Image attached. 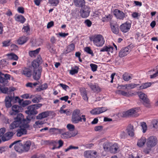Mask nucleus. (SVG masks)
<instances>
[{
    "label": "nucleus",
    "instance_id": "obj_1",
    "mask_svg": "<svg viewBox=\"0 0 158 158\" xmlns=\"http://www.w3.org/2000/svg\"><path fill=\"white\" fill-rule=\"evenodd\" d=\"M23 118L24 116L22 114H18L15 118V120L10 125V128L13 129L19 126L20 127L25 128H29V126L28 123L29 122L27 121V119H24Z\"/></svg>",
    "mask_w": 158,
    "mask_h": 158
},
{
    "label": "nucleus",
    "instance_id": "obj_2",
    "mask_svg": "<svg viewBox=\"0 0 158 158\" xmlns=\"http://www.w3.org/2000/svg\"><path fill=\"white\" fill-rule=\"evenodd\" d=\"M89 39L92 41L94 45L98 47L102 46L105 43V40L101 34H95L89 37Z\"/></svg>",
    "mask_w": 158,
    "mask_h": 158
},
{
    "label": "nucleus",
    "instance_id": "obj_3",
    "mask_svg": "<svg viewBox=\"0 0 158 158\" xmlns=\"http://www.w3.org/2000/svg\"><path fill=\"white\" fill-rule=\"evenodd\" d=\"M27 109V110L25 111V112L28 115L26 117L27 121L30 122L31 119L35 118V115L37 114L38 112L32 105L28 106Z\"/></svg>",
    "mask_w": 158,
    "mask_h": 158
},
{
    "label": "nucleus",
    "instance_id": "obj_4",
    "mask_svg": "<svg viewBox=\"0 0 158 158\" xmlns=\"http://www.w3.org/2000/svg\"><path fill=\"white\" fill-rule=\"evenodd\" d=\"M157 139L155 136H151L147 139V146L149 148L153 147L157 144Z\"/></svg>",
    "mask_w": 158,
    "mask_h": 158
},
{
    "label": "nucleus",
    "instance_id": "obj_5",
    "mask_svg": "<svg viewBox=\"0 0 158 158\" xmlns=\"http://www.w3.org/2000/svg\"><path fill=\"white\" fill-rule=\"evenodd\" d=\"M90 12L89 7L85 5L81 7L80 13V15L82 18H86L89 16Z\"/></svg>",
    "mask_w": 158,
    "mask_h": 158
},
{
    "label": "nucleus",
    "instance_id": "obj_6",
    "mask_svg": "<svg viewBox=\"0 0 158 158\" xmlns=\"http://www.w3.org/2000/svg\"><path fill=\"white\" fill-rule=\"evenodd\" d=\"M139 96L143 101V105L146 107H148L150 104V101L147 98V96L145 94L142 92L139 93Z\"/></svg>",
    "mask_w": 158,
    "mask_h": 158
},
{
    "label": "nucleus",
    "instance_id": "obj_7",
    "mask_svg": "<svg viewBox=\"0 0 158 158\" xmlns=\"http://www.w3.org/2000/svg\"><path fill=\"white\" fill-rule=\"evenodd\" d=\"M82 120L84 122L86 121L85 115H82L81 117L72 115L71 121L74 124L78 123L80 122H82Z\"/></svg>",
    "mask_w": 158,
    "mask_h": 158
},
{
    "label": "nucleus",
    "instance_id": "obj_8",
    "mask_svg": "<svg viewBox=\"0 0 158 158\" xmlns=\"http://www.w3.org/2000/svg\"><path fill=\"white\" fill-rule=\"evenodd\" d=\"M107 110V107H97L92 110L90 111V113L94 115L102 113Z\"/></svg>",
    "mask_w": 158,
    "mask_h": 158
},
{
    "label": "nucleus",
    "instance_id": "obj_9",
    "mask_svg": "<svg viewBox=\"0 0 158 158\" xmlns=\"http://www.w3.org/2000/svg\"><path fill=\"white\" fill-rule=\"evenodd\" d=\"M113 14L117 19L120 20H123L125 17V14L123 11L118 9H116L114 10Z\"/></svg>",
    "mask_w": 158,
    "mask_h": 158
},
{
    "label": "nucleus",
    "instance_id": "obj_10",
    "mask_svg": "<svg viewBox=\"0 0 158 158\" xmlns=\"http://www.w3.org/2000/svg\"><path fill=\"white\" fill-rule=\"evenodd\" d=\"M42 62V59L40 56H39L37 58L34 60L31 63V65L34 68V69H38V67Z\"/></svg>",
    "mask_w": 158,
    "mask_h": 158
},
{
    "label": "nucleus",
    "instance_id": "obj_11",
    "mask_svg": "<svg viewBox=\"0 0 158 158\" xmlns=\"http://www.w3.org/2000/svg\"><path fill=\"white\" fill-rule=\"evenodd\" d=\"M42 69L40 68L38 69L34 70V72L33 74V78L35 80H39L40 78Z\"/></svg>",
    "mask_w": 158,
    "mask_h": 158
},
{
    "label": "nucleus",
    "instance_id": "obj_12",
    "mask_svg": "<svg viewBox=\"0 0 158 158\" xmlns=\"http://www.w3.org/2000/svg\"><path fill=\"white\" fill-rule=\"evenodd\" d=\"M21 73L26 77H30L32 75V70L28 68L24 67L22 69Z\"/></svg>",
    "mask_w": 158,
    "mask_h": 158
},
{
    "label": "nucleus",
    "instance_id": "obj_13",
    "mask_svg": "<svg viewBox=\"0 0 158 158\" xmlns=\"http://www.w3.org/2000/svg\"><path fill=\"white\" fill-rule=\"evenodd\" d=\"M11 76L10 75L6 74L0 77V82L4 85H7L8 83V80H9Z\"/></svg>",
    "mask_w": 158,
    "mask_h": 158
},
{
    "label": "nucleus",
    "instance_id": "obj_14",
    "mask_svg": "<svg viewBox=\"0 0 158 158\" xmlns=\"http://www.w3.org/2000/svg\"><path fill=\"white\" fill-rule=\"evenodd\" d=\"M31 145V142L30 140H27L24 142L23 143H22L23 152H28L30 150Z\"/></svg>",
    "mask_w": 158,
    "mask_h": 158
},
{
    "label": "nucleus",
    "instance_id": "obj_15",
    "mask_svg": "<svg viewBox=\"0 0 158 158\" xmlns=\"http://www.w3.org/2000/svg\"><path fill=\"white\" fill-rule=\"evenodd\" d=\"M131 27V24L126 22L125 23L122 24L120 27L121 31L123 32L126 33L130 29Z\"/></svg>",
    "mask_w": 158,
    "mask_h": 158
},
{
    "label": "nucleus",
    "instance_id": "obj_16",
    "mask_svg": "<svg viewBox=\"0 0 158 158\" xmlns=\"http://www.w3.org/2000/svg\"><path fill=\"white\" fill-rule=\"evenodd\" d=\"M21 107L18 105H14L11 108L12 110L10 111L9 114L11 115H15L20 112Z\"/></svg>",
    "mask_w": 158,
    "mask_h": 158
},
{
    "label": "nucleus",
    "instance_id": "obj_17",
    "mask_svg": "<svg viewBox=\"0 0 158 158\" xmlns=\"http://www.w3.org/2000/svg\"><path fill=\"white\" fill-rule=\"evenodd\" d=\"M130 50V49H128L127 48H123L119 52V56L120 57H123L127 56L129 53Z\"/></svg>",
    "mask_w": 158,
    "mask_h": 158
},
{
    "label": "nucleus",
    "instance_id": "obj_18",
    "mask_svg": "<svg viewBox=\"0 0 158 158\" xmlns=\"http://www.w3.org/2000/svg\"><path fill=\"white\" fill-rule=\"evenodd\" d=\"M14 133L12 132H8L2 137V140L3 141L8 140L11 139L13 136Z\"/></svg>",
    "mask_w": 158,
    "mask_h": 158
},
{
    "label": "nucleus",
    "instance_id": "obj_19",
    "mask_svg": "<svg viewBox=\"0 0 158 158\" xmlns=\"http://www.w3.org/2000/svg\"><path fill=\"white\" fill-rule=\"evenodd\" d=\"M110 27L112 31L115 34H118L119 33V28L118 24L117 23H110Z\"/></svg>",
    "mask_w": 158,
    "mask_h": 158
},
{
    "label": "nucleus",
    "instance_id": "obj_20",
    "mask_svg": "<svg viewBox=\"0 0 158 158\" xmlns=\"http://www.w3.org/2000/svg\"><path fill=\"white\" fill-rule=\"evenodd\" d=\"M75 47V46L74 44L72 43L70 44L67 46L66 50L63 51V54L66 55L68 53L71 52L74 49Z\"/></svg>",
    "mask_w": 158,
    "mask_h": 158
},
{
    "label": "nucleus",
    "instance_id": "obj_21",
    "mask_svg": "<svg viewBox=\"0 0 158 158\" xmlns=\"http://www.w3.org/2000/svg\"><path fill=\"white\" fill-rule=\"evenodd\" d=\"M17 141L15 145L14 148L16 151L19 152H23L22 143H20L21 140Z\"/></svg>",
    "mask_w": 158,
    "mask_h": 158
},
{
    "label": "nucleus",
    "instance_id": "obj_22",
    "mask_svg": "<svg viewBox=\"0 0 158 158\" xmlns=\"http://www.w3.org/2000/svg\"><path fill=\"white\" fill-rule=\"evenodd\" d=\"M50 111H46L43 112L39 114L36 117L37 119H41L47 117L49 115Z\"/></svg>",
    "mask_w": 158,
    "mask_h": 158
},
{
    "label": "nucleus",
    "instance_id": "obj_23",
    "mask_svg": "<svg viewBox=\"0 0 158 158\" xmlns=\"http://www.w3.org/2000/svg\"><path fill=\"white\" fill-rule=\"evenodd\" d=\"M85 0H74V3L75 6L77 7H81L85 6Z\"/></svg>",
    "mask_w": 158,
    "mask_h": 158
},
{
    "label": "nucleus",
    "instance_id": "obj_24",
    "mask_svg": "<svg viewBox=\"0 0 158 158\" xmlns=\"http://www.w3.org/2000/svg\"><path fill=\"white\" fill-rule=\"evenodd\" d=\"M80 91L83 99L85 101H88V98L85 89L84 88H81L80 89Z\"/></svg>",
    "mask_w": 158,
    "mask_h": 158
},
{
    "label": "nucleus",
    "instance_id": "obj_25",
    "mask_svg": "<svg viewBox=\"0 0 158 158\" xmlns=\"http://www.w3.org/2000/svg\"><path fill=\"white\" fill-rule=\"evenodd\" d=\"M15 20L17 22L23 23L26 20V19L21 15H16L15 16Z\"/></svg>",
    "mask_w": 158,
    "mask_h": 158
},
{
    "label": "nucleus",
    "instance_id": "obj_26",
    "mask_svg": "<svg viewBox=\"0 0 158 158\" xmlns=\"http://www.w3.org/2000/svg\"><path fill=\"white\" fill-rule=\"evenodd\" d=\"M136 108H133L127 111L125 113L126 116H135V114L137 113L136 110Z\"/></svg>",
    "mask_w": 158,
    "mask_h": 158
},
{
    "label": "nucleus",
    "instance_id": "obj_27",
    "mask_svg": "<svg viewBox=\"0 0 158 158\" xmlns=\"http://www.w3.org/2000/svg\"><path fill=\"white\" fill-rule=\"evenodd\" d=\"M5 106L6 108H8L11 106L12 104H11V102H12V100L10 96L6 97L5 98Z\"/></svg>",
    "mask_w": 158,
    "mask_h": 158
},
{
    "label": "nucleus",
    "instance_id": "obj_28",
    "mask_svg": "<svg viewBox=\"0 0 158 158\" xmlns=\"http://www.w3.org/2000/svg\"><path fill=\"white\" fill-rule=\"evenodd\" d=\"M28 39V37L23 36L19 39L17 40V43L19 44L22 45L26 43Z\"/></svg>",
    "mask_w": 158,
    "mask_h": 158
},
{
    "label": "nucleus",
    "instance_id": "obj_29",
    "mask_svg": "<svg viewBox=\"0 0 158 158\" xmlns=\"http://www.w3.org/2000/svg\"><path fill=\"white\" fill-rule=\"evenodd\" d=\"M21 128L18 129L17 131V135L18 137H20L22 135L24 134H26L27 133V131L25 128Z\"/></svg>",
    "mask_w": 158,
    "mask_h": 158
},
{
    "label": "nucleus",
    "instance_id": "obj_30",
    "mask_svg": "<svg viewBox=\"0 0 158 158\" xmlns=\"http://www.w3.org/2000/svg\"><path fill=\"white\" fill-rule=\"evenodd\" d=\"M127 132L128 135L131 136H133L134 135V130L133 129V126L131 125H129L127 129Z\"/></svg>",
    "mask_w": 158,
    "mask_h": 158
},
{
    "label": "nucleus",
    "instance_id": "obj_31",
    "mask_svg": "<svg viewBox=\"0 0 158 158\" xmlns=\"http://www.w3.org/2000/svg\"><path fill=\"white\" fill-rule=\"evenodd\" d=\"M146 141L147 139L145 137H142L138 140L137 143V145L139 147H142L145 144Z\"/></svg>",
    "mask_w": 158,
    "mask_h": 158
},
{
    "label": "nucleus",
    "instance_id": "obj_32",
    "mask_svg": "<svg viewBox=\"0 0 158 158\" xmlns=\"http://www.w3.org/2000/svg\"><path fill=\"white\" fill-rule=\"evenodd\" d=\"M132 77V75L127 72L125 73L123 75V78L124 81H128L131 79Z\"/></svg>",
    "mask_w": 158,
    "mask_h": 158
},
{
    "label": "nucleus",
    "instance_id": "obj_33",
    "mask_svg": "<svg viewBox=\"0 0 158 158\" xmlns=\"http://www.w3.org/2000/svg\"><path fill=\"white\" fill-rule=\"evenodd\" d=\"M40 49V48H39L35 50L31 51L29 52V55L31 57H35L39 53Z\"/></svg>",
    "mask_w": 158,
    "mask_h": 158
},
{
    "label": "nucleus",
    "instance_id": "obj_34",
    "mask_svg": "<svg viewBox=\"0 0 158 158\" xmlns=\"http://www.w3.org/2000/svg\"><path fill=\"white\" fill-rule=\"evenodd\" d=\"M113 51V48L110 46H105L101 48L100 50V52H112Z\"/></svg>",
    "mask_w": 158,
    "mask_h": 158
},
{
    "label": "nucleus",
    "instance_id": "obj_35",
    "mask_svg": "<svg viewBox=\"0 0 158 158\" xmlns=\"http://www.w3.org/2000/svg\"><path fill=\"white\" fill-rule=\"evenodd\" d=\"M73 136L74 135L70 133L69 132H64L60 135V137L62 139H68Z\"/></svg>",
    "mask_w": 158,
    "mask_h": 158
},
{
    "label": "nucleus",
    "instance_id": "obj_36",
    "mask_svg": "<svg viewBox=\"0 0 158 158\" xmlns=\"http://www.w3.org/2000/svg\"><path fill=\"white\" fill-rule=\"evenodd\" d=\"M7 56L8 59L10 60H17L18 59V56L13 53L8 54Z\"/></svg>",
    "mask_w": 158,
    "mask_h": 158
},
{
    "label": "nucleus",
    "instance_id": "obj_37",
    "mask_svg": "<svg viewBox=\"0 0 158 158\" xmlns=\"http://www.w3.org/2000/svg\"><path fill=\"white\" fill-rule=\"evenodd\" d=\"M116 93L117 94H121L126 97H129L130 96V94L128 92L122 90H117L116 91Z\"/></svg>",
    "mask_w": 158,
    "mask_h": 158
},
{
    "label": "nucleus",
    "instance_id": "obj_38",
    "mask_svg": "<svg viewBox=\"0 0 158 158\" xmlns=\"http://www.w3.org/2000/svg\"><path fill=\"white\" fill-rule=\"evenodd\" d=\"M79 68L77 66H75V68H72L71 70H69V73L71 75H73L78 73Z\"/></svg>",
    "mask_w": 158,
    "mask_h": 158
},
{
    "label": "nucleus",
    "instance_id": "obj_39",
    "mask_svg": "<svg viewBox=\"0 0 158 158\" xmlns=\"http://www.w3.org/2000/svg\"><path fill=\"white\" fill-rule=\"evenodd\" d=\"M152 83L149 82L143 83L140 86L139 88L140 89H145L150 87Z\"/></svg>",
    "mask_w": 158,
    "mask_h": 158
},
{
    "label": "nucleus",
    "instance_id": "obj_40",
    "mask_svg": "<svg viewBox=\"0 0 158 158\" xmlns=\"http://www.w3.org/2000/svg\"><path fill=\"white\" fill-rule=\"evenodd\" d=\"M12 99V102L15 103L18 102L20 105L22 102V99H21L19 97H14L13 96H10Z\"/></svg>",
    "mask_w": 158,
    "mask_h": 158
},
{
    "label": "nucleus",
    "instance_id": "obj_41",
    "mask_svg": "<svg viewBox=\"0 0 158 158\" xmlns=\"http://www.w3.org/2000/svg\"><path fill=\"white\" fill-rule=\"evenodd\" d=\"M72 115L81 117L82 115L80 110L79 109H76L73 111Z\"/></svg>",
    "mask_w": 158,
    "mask_h": 158
},
{
    "label": "nucleus",
    "instance_id": "obj_42",
    "mask_svg": "<svg viewBox=\"0 0 158 158\" xmlns=\"http://www.w3.org/2000/svg\"><path fill=\"white\" fill-rule=\"evenodd\" d=\"M92 154V152L90 151H86L84 153V156L86 158H93Z\"/></svg>",
    "mask_w": 158,
    "mask_h": 158
},
{
    "label": "nucleus",
    "instance_id": "obj_43",
    "mask_svg": "<svg viewBox=\"0 0 158 158\" xmlns=\"http://www.w3.org/2000/svg\"><path fill=\"white\" fill-rule=\"evenodd\" d=\"M118 148L117 144L115 143L111 147L110 151H111V152L115 153L117 152Z\"/></svg>",
    "mask_w": 158,
    "mask_h": 158
},
{
    "label": "nucleus",
    "instance_id": "obj_44",
    "mask_svg": "<svg viewBox=\"0 0 158 158\" xmlns=\"http://www.w3.org/2000/svg\"><path fill=\"white\" fill-rule=\"evenodd\" d=\"M85 52H87V53L90 54L92 56H94L93 51L89 47H85L84 49Z\"/></svg>",
    "mask_w": 158,
    "mask_h": 158
},
{
    "label": "nucleus",
    "instance_id": "obj_45",
    "mask_svg": "<svg viewBox=\"0 0 158 158\" xmlns=\"http://www.w3.org/2000/svg\"><path fill=\"white\" fill-rule=\"evenodd\" d=\"M31 102L28 100H26L24 101L22 99V102L20 105L23 107H24L28 105L31 103Z\"/></svg>",
    "mask_w": 158,
    "mask_h": 158
},
{
    "label": "nucleus",
    "instance_id": "obj_46",
    "mask_svg": "<svg viewBox=\"0 0 158 158\" xmlns=\"http://www.w3.org/2000/svg\"><path fill=\"white\" fill-rule=\"evenodd\" d=\"M139 85V84H135L133 83L127 84H126V88L127 89V88H130L131 89H132Z\"/></svg>",
    "mask_w": 158,
    "mask_h": 158
},
{
    "label": "nucleus",
    "instance_id": "obj_47",
    "mask_svg": "<svg viewBox=\"0 0 158 158\" xmlns=\"http://www.w3.org/2000/svg\"><path fill=\"white\" fill-rule=\"evenodd\" d=\"M59 0H49L48 2L51 5L54 6H56L58 4Z\"/></svg>",
    "mask_w": 158,
    "mask_h": 158
},
{
    "label": "nucleus",
    "instance_id": "obj_48",
    "mask_svg": "<svg viewBox=\"0 0 158 158\" xmlns=\"http://www.w3.org/2000/svg\"><path fill=\"white\" fill-rule=\"evenodd\" d=\"M8 64V62L6 59H3L0 61V68H3Z\"/></svg>",
    "mask_w": 158,
    "mask_h": 158
},
{
    "label": "nucleus",
    "instance_id": "obj_49",
    "mask_svg": "<svg viewBox=\"0 0 158 158\" xmlns=\"http://www.w3.org/2000/svg\"><path fill=\"white\" fill-rule=\"evenodd\" d=\"M21 97L22 98L24 99L31 98L34 96L33 95H30V94H25L22 95Z\"/></svg>",
    "mask_w": 158,
    "mask_h": 158
},
{
    "label": "nucleus",
    "instance_id": "obj_50",
    "mask_svg": "<svg viewBox=\"0 0 158 158\" xmlns=\"http://www.w3.org/2000/svg\"><path fill=\"white\" fill-rule=\"evenodd\" d=\"M103 147L105 151H108L110 147L109 142L107 141L105 142L103 144Z\"/></svg>",
    "mask_w": 158,
    "mask_h": 158
},
{
    "label": "nucleus",
    "instance_id": "obj_51",
    "mask_svg": "<svg viewBox=\"0 0 158 158\" xmlns=\"http://www.w3.org/2000/svg\"><path fill=\"white\" fill-rule=\"evenodd\" d=\"M141 125L143 130V133H145L147 130V125L145 122H143L141 123Z\"/></svg>",
    "mask_w": 158,
    "mask_h": 158
},
{
    "label": "nucleus",
    "instance_id": "obj_52",
    "mask_svg": "<svg viewBox=\"0 0 158 158\" xmlns=\"http://www.w3.org/2000/svg\"><path fill=\"white\" fill-rule=\"evenodd\" d=\"M8 90V88L2 86L0 85V90L1 92L4 94H6Z\"/></svg>",
    "mask_w": 158,
    "mask_h": 158
},
{
    "label": "nucleus",
    "instance_id": "obj_53",
    "mask_svg": "<svg viewBox=\"0 0 158 158\" xmlns=\"http://www.w3.org/2000/svg\"><path fill=\"white\" fill-rule=\"evenodd\" d=\"M90 66L91 68V70L93 72H95L97 70L98 65L94 64H91Z\"/></svg>",
    "mask_w": 158,
    "mask_h": 158
},
{
    "label": "nucleus",
    "instance_id": "obj_54",
    "mask_svg": "<svg viewBox=\"0 0 158 158\" xmlns=\"http://www.w3.org/2000/svg\"><path fill=\"white\" fill-rule=\"evenodd\" d=\"M10 41L11 40H10L3 41L2 43L3 46L6 47L9 46L10 44Z\"/></svg>",
    "mask_w": 158,
    "mask_h": 158
},
{
    "label": "nucleus",
    "instance_id": "obj_55",
    "mask_svg": "<svg viewBox=\"0 0 158 158\" xmlns=\"http://www.w3.org/2000/svg\"><path fill=\"white\" fill-rule=\"evenodd\" d=\"M79 148L78 147H75L72 145H70L67 148L65 149V152H67L72 149H78Z\"/></svg>",
    "mask_w": 158,
    "mask_h": 158
},
{
    "label": "nucleus",
    "instance_id": "obj_56",
    "mask_svg": "<svg viewBox=\"0 0 158 158\" xmlns=\"http://www.w3.org/2000/svg\"><path fill=\"white\" fill-rule=\"evenodd\" d=\"M41 99L40 96L38 97H35L32 100V101L34 103H38L40 102V100Z\"/></svg>",
    "mask_w": 158,
    "mask_h": 158
},
{
    "label": "nucleus",
    "instance_id": "obj_57",
    "mask_svg": "<svg viewBox=\"0 0 158 158\" xmlns=\"http://www.w3.org/2000/svg\"><path fill=\"white\" fill-rule=\"evenodd\" d=\"M84 23L88 27H90L92 25V22L90 20L87 19L85 20Z\"/></svg>",
    "mask_w": 158,
    "mask_h": 158
},
{
    "label": "nucleus",
    "instance_id": "obj_58",
    "mask_svg": "<svg viewBox=\"0 0 158 158\" xmlns=\"http://www.w3.org/2000/svg\"><path fill=\"white\" fill-rule=\"evenodd\" d=\"M67 127L70 131H73L75 129V127L73 125L68 124L67 125Z\"/></svg>",
    "mask_w": 158,
    "mask_h": 158
},
{
    "label": "nucleus",
    "instance_id": "obj_59",
    "mask_svg": "<svg viewBox=\"0 0 158 158\" xmlns=\"http://www.w3.org/2000/svg\"><path fill=\"white\" fill-rule=\"evenodd\" d=\"M127 136V134L124 131H121L120 135L121 139H124L126 138Z\"/></svg>",
    "mask_w": 158,
    "mask_h": 158
},
{
    "label": "nucleus",
    "instance_id": "obj_60",
    "mask_svg": "<svg viewBox=\"0 0 158 158\" xmlns=\"http://www.w3.org/2000/svg\"><path fill=\"white\" fill-rule=\"evenodd\" d=\"M8 147L6 146L0 147V153L2 154L3 152H6Z\"/></svg>",
    "mask_w": 158,
    "mask_h": 158
},
{
    "label": "nucleus",
    "instance_id": "obj_61",
    "mask_svg": "<svg viewBox=\"0 0 158 158\" xmlns=\"http://www.w3.org/2000/svg\"><path fill=\"white\" fill-rule=\"evenodd\" d=\"M6 131V128L3 127L0 129V137H2L4 135Z\"/></svg>",
    "mask_w": 158,
    "mask_h": 158
},
{
    "label": "nucleus",
    "instance_id": "obj_62",
    "mask_svg": "<svg viewBox=\"0 0 158 158\" xmlns=\"http://www.w3.org/2000/svg\"><path fill=\"white\" fill-rule=\"evenodd\" d=\"M59 85L64 90H66L68 89L69 88V87L68 85L64 84L63 83H60L59 84Z\"/></svg>",
    "mask_w": 158,
    "mask_h": 158
},
{
    "label": "nucleus",
    "instance_id": "obj_63",
    "mask_svg": "<svg viewBox=\"0 0 158 158\" xmlns=\"http://www.w3.org/2000/svg\"><path fill=\"white\" fill-rule=\"evenodd\" d=\"M36 110L41 107L42 106V104L41 103H38L32 105Z\"/></svg>",
    "mask_w": 158,
    "mask_h": 158
},
{
    "label": "nucleus",
    "instance_id": "obj_64",
    "mask_svg": "<svg viewBox=\"0 0 158 158\" xmlns=\"http://www.w3.org/2000/svg\"><path fill=\"white\" fill-rule=\"evenodd\" d=\"M23 32L27 33L30 31V28L29 27L24 26L23 28Z\"/></svg>",
    "mask_w": 158,
    "mask_h": 158
}]
</instances>
